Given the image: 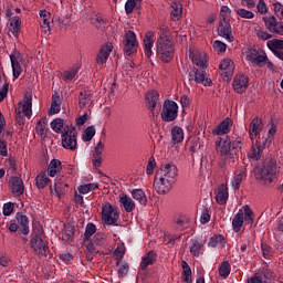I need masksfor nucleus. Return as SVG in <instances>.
Listing matches in <instances>:
<instances>
[{
  "mask_svg": "<svg viewBox=\"0 0 283 283\" xmlns=\"http://www.w3.org/2000/svg\"><path fill=\"white\" fill-rule=\"evenodd\" d=\"M214 145L217 154L222 156V158H229L231 163H235V159L238 158L235 156H238V151L242 149V142L231 140L229 136L219 137Z\"/></svg>",
  "mask_w": 283,
  "mask_h": 283,
  "instance_id": "7ed1b4c3",
  "label": "nucleus"
},
{
  "mask_svg": "<svg viewBox=\"0 0 283 283\" xmlns=\"http://www.w3.org/2000/svg\"><path fill=\"white\" fill-rule=\"evenodd\" d=\"M105 145L101 142L97 143L95 146V154H94V165H101V155L103 154Z\"/></svg>",
  "mask_w": 283,
  "mask_h": 283,
  "instance_id": "8fccbe9b",
  "label": "nucleus"
},
{
  "mask_svg": "<svg viewBox=\"0 0 283 283\" xmlns=\"http://www.w3.org/2000/svg\"><path fill=\"white\" fill-rule=\"evenodd\" d=\"M91 23L96 30H105L107 28V20L103 15H95L92 18Z\"/></svg>",
  "mask_w": 283,
  "mask_h": 283,
  "instance_id": "ea45409f",
  "label": "nucleus"
},
{
  "mask_svg": "<svg viewBox=\"0 0 283 283\" xmlns=\"http://www.w3.org/2000/svg\"><path fill=\"white\" fill-rule=\"evenodd\" d=\"M9 187L13 196H23V191H25L23 180L19 177H11L9 180Z\"/></svg>",
  "mask_w": 283,
  "mask_h": 283,
  "instance_id": "412c9836",
  "label": "nucleus"
},
{
  "mask_svg": "<svg viewBox=\"0 0 283 283\" xmlns=\"http://www.w3.org/2000/svg\"><path fill=\"white\" fill-rule=\"evenodd\" d=\"M130 195H132L133 200H136L143 207H145V205H147V195H145V191L143 189H134L130 192Z\"/></svg>",
  "mask_w": 283,
  "mask_h": 283,
  "instance_id": "f704fd0d",
  "label": "nucleus"
},
{
  "mask_svg": "<svg viewBox=\"0 0 283 283\" xmlns=\"http://www.w3.org/2000/svg\"><path fill=\"white\" fill-rule=\"evenodd\" d=\"M15 220L18 222L19 232L22 235H28V233H30V220L28 219V216L18 213Z\"/></svg>",
  "mask_w": 283,
  "mask_h": 283,
  "instance_id": "5701e85b",
  "label": "nucleus"
},
{
  "mask_svg": "<svg viewBox=\"0 0 283 283\" xmlns=\"http://www.w3.org/2000/svg\"><path fill=\"white\" fill-rule=\"evenodd\" d=\"M212 46L214 52H227V44L220 40H216Z\"/></svg>",
  "mask_w": 283,
  "mask_h": 283,
  "instance_id": "69168bd1",
  "label": "nucleus"
},
{
  "mask_svg": "<svg viewBox=\"0 0 283 283\" xmlns=\"http://www.w3.org/2000/svg\"><path fill=\"white\" fill-rule=\"evenodd\" d=\"M264 129V123L262 122V118L260 117H254L250 125H249V136L250 139L253 142L255 140V138H258V136H260V134H262V130Z\"/></svg>",
  "mask_w": 283,
  "mask_h": 283,
  "instance_id": "9b49d317",
  "label": "nucleus"
},
{
  "mask_svg": "<svg viewBox=\"0 0 283 283\" xmlns=\"http://www.w3.org/2000/svg\"><path fill=\"white\" fill-rule=\"evenodd\" d=\"M123 74H126V76H134V62H128L123 67Z\"/></svg>",
  "mask_w": 283,
  "mask_h": 283,
  "instance_id": "e2e57ef3",
  "label": "nucleus"
},
{
  "mask_svg": "<svg viewBox=\"0 0 283 283\" xmlns=\"http://www.w3.org/2000/svg\"><path fill=\"white\" fill-rule=\"evenodd\" d=\"M269 0H256L255 8L259 14H268L269 13V6L266 4Z\"/></svg>",
  "mask_w": 283,
  "mask_h": 283,
  "instance_id": "09e8293b",
  "label": "nucleus"
},
{
  "mask_svg": "<svg viewBox=\"0 0 283 283\" xmlns=\"http://www.w3.org/2000/svg\"><path fill=\"white\" fill-rule=\"evenodd\" d=\"M263 21L265 23V28L269 30V32H272L273 34H283V22L277 21L275 17H266L263 18Z\"/></svg>",
  "mask_w": 283,
  "mask_h": 283,
  "instance_id": "f8f14e48",
  "label": "nucleus"
},
{
  "mask_svg": "<svg viewBox=\"0 0 283 283\" xmlns=\"http://www.w3.org/2000/svg\"><path fill=\"white\" fill-rule=\"evenodd\" d=\"M159 98L160 94H158V91H149L146 93V106L150 112L156 109V105H158Z\"/></svg>",
  "mask_w": 283,
  "mask_h": 283,
  "instance_id": "b1692460",
  "label": "nucleus"
},
{
  "mask_svg": "<svg viewBox=\"0 0 283 283\" xmlns=\"http://www.w3.org/2000/svg\"><path fill=\"white\" fill-rule=\"evenodd\" d=\"M154 31H148L144 36V53L147 59H150V56L154 54L151 51V48H154Z\"/></svg>",
  "mask_w": 283,
  "mask_h": 283,
  "instance_id": "4be33fe9",
  "label": "nucleus"
},
{
  "mask_svg": "<svg viewBox=\"0 0 283 283\" xmlns=\"http://www.w3.org/2000/svg\"><path fill=\"white\" fill-rule=\"evenodd\" d=\"M218 34L229 41V43H233V32L231 30V23L226 20H220L218 25Z\"/></svg>",
  "mask_w": 283,
  "mask_h": 283,
  "instance_id": "2eb2a0df",
  "label": "nucleus"
},
{
  "mask_svg": "<svg viewBox=\"0 0 283 283\" xmlns=\"http://www.w3.org/2000/svg\"><path fill=\"white\" fill-rule=\"evenodd\" d=\"M235 12H237L238 17H240L241 19H254L255 18V13H253V11H249L243 8L237 9Z\"/></svg>",
  "mask_w": 283,
  "mask_h": 283,
  "instance_id": "603ef678",
  "label": "nucleus"
},
{
  "mask_svg": "<svg viewBox=\"0 0 283 283\" xmlns=\"http://www.w3.org/2000/svg\"><path fill=\"white\" fill-rule=\"evenodd\" d=\"M266 54H260L256 55V60L254 61L253 65H256L258 67H264V65H266Z\"/></svg>",
  "mask_w": 283,
  "mask_h": 283,
  "instance_id": "0e129e2a",
  "label": "nucleus"
},
{
  "mask_svg": "<svg viewBox=\"0 0 283 283\" xmlns=\"http://www.w3.org/2000/svg\"><path fill=\"white\" fill-rule=\"evenodd\" d=\"M219 67L222 76H226V78H231V76H233V72H235V64H233V60L229 57L223 59L220 62Z\"/></svg>",
  "mask_w": 283,
  "mask_h": 283,
  "instance_id": "aec40b11",
  "label": "nucleus"
},
{
  "mask_svg": "<svg viewBox=\"0 0 283 283\" xmlns=\"http://www.w3.org/2000/svg\"><path fill=\"white\" fill-rule=\"evenodd\" d=\"M119 218L120 211L118 208H114L109 202L102 205V222L104 224H107L108 227L117 224Z\"/></svg>",
  "mask_w": 283,
  "mask_h": 283,
  "instance_id": "39448f33",
  "label": "nucleus"
},
{
  "mask_svg": "<svg viewBox=\"0 0 283 283\" xmlns=\"http://www.w3.org/2000/svg\"><path fill=\"white\" fill-rule=\"evenodd\" d=\"M227 200H229V188L227 185L222 184L219 186L216 192V201L218 205H227Z\"/></svg>",
  "mask_w": 283,
  "mask_h": 283,
  "instance_id": "a878e982",
  "label": "nucleus"
},
{
  "mask_svg": "<svg viewBox=\"0 0 283 283\" xmlns=\"http://www.w3.org/2000/svg\"><path fill=\"white\" fill-rule=\"evenodd\" d=\"M220 19V21H229V19H231V9L228 6L221 7Z\"/></svg>",
  "mask_w": 283,
  "mask_h": 283,
  "instance_id": "5fc2aeb1",
  "label": "nucleus"
},
{
  "mask_svg": "<svg viewBox=\"0 0 283 283\" xmlns=\"http://www.w3.org/2000/svg\"><path fill=\"white\" fill-rule=\"evenodd\" d=\"M231 132V118H224L213 130V136H222L223 134H229Z\"/></svg>",
  "mask_w": 283,
  "mask_h": 283,
  "instance_id": "393cba45",
  "label": "nucleus"
},
{
  "mask_svg": "<svg viewBox=\"0 0 283 283\" xmlns=\"http://www.w3.org/2000/svg\"><path fill=\"white\" fill-rule=\"evenodd\" d=\"M190 59L193 65L199 67V70H206V67L209 65V57H207L205 52L190 53Z\"/></svg>",
  "mask_w": 283,
  "mask_h": 283,
  "instance_id": "a211bd4d",
  "label": "nucleus"
},
{
  "mask_svg": "<svg viewBox=\"0 0 283 283\" xmlns=\"http://www.w3.org/2000/svg\"><path fill=\"white\" fill-rule=\"evenodd\" d=\"M266 44H268L269 50H271V52H273V54H275V56H277V52L283 51V40L273 39V40L268 41Z\"/></svg>",
  "mask_w": 283,
  "mask_h": 283,
  "instance_id": "e433bc0d",
  "label": "nucleus"
},
{
  "mask_svg": "<svg viewBox=\"0 0 283 283\" xmlns=\"http://www.w3.org/2000/svg\"><path fill=\"white\" fill-rule=\"evenodd\" d=\"M190 76H192L195 83L205 85L206 87L211 85V80L207 77V72H205V69L193 67L192 74L190 73Z\"/></svg>",
  "mask_w": 283,
  "mask_h": 283,
  "instance_id": "6ab92c4d",
  "label": "nucleus"
},
{
  "mask_svg": "<svg viewBox=\"0 0 283 283\" xmlns=\"http://www.w3.org/2000/svg\"><path fill=\"white\" fill-rule=\"evenodd\" d=\"M31 247L36 255H45L48 253V243L39 235L31 238Z\"/></svg>",
  "mask_w": 283,
  "mask_h": 283,
  "instance_id": "dca6fc26",
  "label": "nucleus"
},
{
  "mask_svg": "<svg viewBox=\"0 0 283 283\" xmlns=\"http://www.w3.org/2000/svg\"><path fill=\"white\" fill-rule=\"evenodd\" d=\"M119 203L123 206L126 213H132V211L136 209V202L127 195L119 196Z\"/></svg>",
  "mask_w": 283,
  "mask_h": 283,
  "instance_id": "bb28decb",
  "label": "nucleus"
},
{
  "mask_svg": "<svg viewBox=\"0 0 283 283\" xmlns=\"http://www.w3.org/2000/svg\"><path fill=\"white\" fill-rule=\"evenodd\" d=\"M64 122L62 118H55L51 122V129L55 132V134H61V130L63 129Z\"/></svg>",
  "mask_w": 283,
  "mask_h": 283,
  "instance_id": "864d4df0",
  "label": "nucleus"
},
{
  "mask_svg": "<svg viewBox=\"0 0 283 283\" xmlns=\"http://www.w3.org/2000/svg\"><path fill=\"white\" fill-rule=\"evenodd\" d=\"M271 140H272L271 137H269L263 143V146H260V144L253 145L250 154V158H252V160H260V158L262 157V151H264V147H266L268 145H271Z\"/></svg>",
  "mask_w": 283,
  "mask_h": 283,
  "instance_id": "cd10ccee",
  "label": "nucleus"
},
{
  "mask_svg": "<svg viewBox=\"0 0 283 283\" xmlns=\"http://www.w3.org/2000/svg\"><path fill=\"white\" fill-rule=\"evenodd\" d=\"M114 255L116 260H123V256L125 255V243H120L117 245L114 251Z\"/></svg>",
  "mask_w": 283,
  "mask_h": 283,
  "instance_id": "052dcab7",
  "label": "nucleus"
},
{
  "mask_svg": "<svg viewBox=\"0 0 283 283\" xmlns=\"http://www.w3.org/2000/svg\"><path fill=\"white\" fill-rule=\"evenodd\" d=\"M92 101V94L87 91H81L78 95L80 107H85Z\"/></svg>",
  "mask_w": 283,
  "mask_h": 283,
  "instance_id": "49530a36",
  "label": "nucleus"
},
{
  "mask_svg": "<svg viewBox=\"0 0 283 283\" xmlns=\"http://www.w3.org/2000/svg\"><path fill=\"white\" fill-rule=\"evenodd\" d=\"M129 273V264L122 263L118 268V275L119 277H125Z\"/></svg>",
  "mask_w": 283,
  "mask_h": 283,
  "instance_id": "774afa93",
  "label": "nucleus"
},
{
  "mask_svg": "<svg viewBox=\"0 0 283 283\" xmlns=\"http://www.w3.org/2000/svg\"><path fill=\"white\" fill-rule=\"evenodd\" d=\"M39 17H40V28L43 34H46V36H50V32L52 30L50 27V21H52V14L48 10H40Z\"/></svg>",
  "mask_w": 283,
  "mask_h": 283,
  "instance_id": "f3484780",
  "label": "nucleus"
},
{
  "mask_svg": "<svg viewBox=\"0 0 283 283\" xmlns=\"http://www.w3.org/2000/svg\"><path fill=\"white\" fill-rule=\"evenodd\" d=\"M94 136H96V128L94 126H88L82 134V140H84V143H90Z\"/></svg>",
  "mask_w": 283,
  "mask_h": 283,
  "instance_id": "a18cd8bd",
  "label": "nucleus"
},
{
  "mask_svg": "<svg viewBox=\"0 0 283 283\" xmlns=\"http://www.w3.org/2000/svg\"><path fill=\"white\" fill-rule=\"evenodd\" d=\"M176 53V48L174 46V41L169 35V30L161 28L159 30V38L156 42V54L157 59L161 63H171L174 61V54Z\"/></svg>",
  "mask_w": 283,
  "mask_h": 283,
  "instance_id": "f03ea898",
  "label": "nucleus"
},
{
  "mask_svg": "<svg viewBox=\"0 0 283 283\" xmlns=\"http://www.w3.org/2000/svg\"><path fill=\"white\" fill-rule=\"evenodd\" d=\"M175 228L178 231H185V229H189V217L179 216L175 219Z\"/></svg>",
  "mask_w": 283,
  "mask_h": 283,
  "instance_id": "58836bf2",
  "label": "nucleus"
},
{
  "mask_svg": "<svg viewBox=\"0 0 283 283\" xmlns=\"http://www.w3.org/2000/svg\"><path fill=\"white\" fill-rule=\"evenodd\" d=\"M156 158L149 157L147 166H146V174L147 176H154V170L156 169Z\"/></svg>",
  "mask_w": 283,
  "mask_h": 283,
  "instance_id": "6e6d98bb",
  "label": "nucleus"
},
{
  "mask_svg": "<svg viewBox=\"0 0 283 283\" xmlns=\"http://www.w3.org/2000/svg\"><path fill=\"white\" fill-rule=\"evenodd\" d=\"M62 147L64 149H72V127L69 126L62 133Z\"/></svg>",
  "mask_w": 283,
  "mask_h": 283,
  "instance_id": "2f4dec72",
  "label": "nucleus"
},
{
  "mask_svg": "<svg viewBox=\"0 0 283 283\" xmlns=\"http://www.w3.org/2000/svg\"><path fill=\"white\" fill-rule=\"evenodd\" d=\"M190 253L193 258H200L205 253V243L200 240H191Z\"/></svg>",
  "mask_w": 283,
  "mask_h": 283,
  "instance_id": "c85d7f7f",
  "label": "nucleus"
},
{
  "mask_svg": "<svg viewBox=\"0 0 283 283\" xmlns=\"http://www.w3.org/2000/svg\"><path fill=\"white\" fill-rule=\"evenodd\" d=\"M156 258L157 255H156V252L154 251H149L145 256H143L140 262V266L143 271H145L147 266H151V264L156 262Z\"/></svg>",
  "mask_w": 283,
  "mask_h": 283,
  "instance_id": "72a5a7b5",
  "label": "nucleus"
},
{
  "mask_svg": "<svg viewBox=\"0 0 283 283\" xmlns=\"http://www.w3.org/2000/svg\"><path fill=\"white\" fill-rule=\"evenodd\" d=\"M211 220V212H209V209L205 208L200 216V222L201 224H207Z\"/></svg>",
  "mask_w": 283,
  "mask_h": 283,
  "instance_id": "680f3d73",
  "label": "nucleus"
},
{
  "mask_svg": "<svg viewBox=\"0 0 283 283\" xmlns=\"http://www.w3.org/2000/svg\"><path fill=\"white\" fill-rule=\"evenodd\" d=\"M181 268H182V274H181L182 283H192L193 280L191 279V268L189 266V263H187V261H182Z\"/></svg>",
  "mask_w": 283,
  "mask_h": 283,
  "instance_id": "c9c22d12",
  "label": "nucleus"
},
{
  "mask_svg": "<svg viewBox=\"0 0 283 283\" xmlns=\"http://www.w3.org/2000/svg\"><path fill=\"white\" fill-rule=\"evenodd\" d=\"M113 50L114 44H112V42H108L101 48L99 53L96 57V63L97 65H99V67H103V65L107 63V60L109 59V55L112 54Z\"/></svg>",
  "mask_w": 283,
  "mask_h": 283,
  "instance_id": "ddd939ff",
  "label": "nucleus"
},
{
  "mask_svg": "<svg viewBox=\"0 0 283 283\" xmlns=\"http://www.w3.org/2000/svg\"><path fill=\"white\" fill-rule=\"evenodd\" d=\"M170 17L172 21H178L182 17V3L175 1L170 6Z\"/></svg>",
  "mask_w": 283,
  "mask_h": 283,
  "instance_id": "7c9ffc66",
  "label": "nucleus"
},
{
  "mask_svg": "<svg viewBox=\"0 0 283 283\" xmlns=\"http://www.w3.org/2000/svg\"><path fill=\"white\" fill-rule=\"evenodd\" d=\"M94 233H96V224L94 223H87L86 228H85V232H84V238L86 240H90V238H92V235H94Z\"/></svg>",
  "mask_w": 283,
  "mask_h": 283,
  "instance_id": "13d9d810",
  "label": "nucleus"
},
{
  "mask_svg": "<svg viewBox=\"0 0 283 283\" xmlns=\"http://www.w3.org/2000/svg\"><path fill=\"white\" fill-rule=\"evenodd\" d=\"M224 242V237L222 234L213 235L210 238L209 247L216 249L220 243Z\"/></svg>",
  "mask_w": 283,
  "mask_h": 283,
  "instance_id": "bf43d9fd",
  "label": "nucleus"
},
{
  "mask_svg": "<svg viewBox=\"0 0 283 283\" xmlns=\"http://www.w3.org/2000/svg\"><path fill=\"white\" fill-rule=\"evenodd\" d=\"M255 222V213L249 205L242 206L232 219V230L234 233H240L242 227L245 224H253Z\"/></svg>",
  "mask_w": 283,
  "mask_h": 283,
  "instance_id": "20e7f679",
  "label": "nucleus"
},
{
  "mask_svg": "<svg viewBox=\"0 0 283 283\" xmlns=\"http://www.w3.org/2000/svg\"><path fill=\"white\" fill-rule=\"evenodd\" d=\"M171 138L172 143L175 144L182 143V140H185V130L182 129V127L174 126L171 128Z\"/></svg>",
  "mask_w": 283,
  "mask_h": 283,
  "instance_id": "473e14b6",
  "label": "nucleus"
},
{
  "mask_svg": "<svg viewBox=\"0 0 283 283\" xmlns=\"http://www.w3.org/2000/svg\"><path fill=\"white\" fill-rule=\"evenodd\" d=\"M231 274V263L229 261H224L219 266V275L223 279L229 277Z\"/></svg>",
  "mask_w": 283,
  "mask_h": 283,
  "instance_id": "c03bdc74",
  "label": "nucleus"
},
{
  "mask_svg": "<svg viewBox=\"0 0 283 283\" xmlns=\"http://www.w3.org/2000/svg\"><path fill=\"white\" fill-rule=\"evenodd\" d=\"M232 87L237 94H244L249 90V76L239 73L234 76Z\"/></svg>",
  "mask_w": 283,
  "mask_h": 283,
  "instance_id": "1a4fd4ad",
  "label": "nucleus"
},
{
  "mask_svg": "<svg viewBox=\"0 0 283 283\" xmlns=\"http://www.w3.org/2000/svg\"><path fill=\"white\" fill-rule=\"evenodd\" d=\"M254 174L256 180H263L265 185H271L277 174V166L273 163L265 164L262 168H256Z\"/></svg>",
  "mask_w": 283,
  "mask_h": 283,
  "instance_id": "423d86ee",
  "label": "nucleus"
},
{
  "mask_svg": "<svg viewBox=\"0 0 283 283\" xmlns=\"http://www.w3.org/2000/svg\"><path fill=\"white\" fill-rule=\"evenodd\" d=\"M178 178V167L174 164L161 165L159 171L155 175L154 188L157 193H167L174 187Z\"/></svg>",
  "mask_w": 283,
  "mask_h": 283,
  "instance_id": "f257e3e1",
  "label": "nucleus"
},
{
  "mask_svg": "<svg viewBox=\"0 0 283 283\" xmlns=\"http://www.w3.org/2000/svg\"><path fill=\"white\" fill-rule=\"evenodd\" d=\"M9 56H10L13 78H19V76H21V72H23V70L21 69V62L23 61V57L21 56V53L17 50H13Z\"/></svg>",
  "mask_w": 283,
  "mask_h": 283,
  "instance_id": "9d476101",
  "label": "nucleus"
},
{
  "mask_svg": "<svg viewBox=\"0 0 283 283\" xmlns=\"http://www.w3.org/2000/svg\"><path fill=\"white\" fill-rule=\"evenodd\" d=\"M61 172V160L52 159L48 167V174L51 178H54L56 174Z\"/></svg>",
  "mask_w": 283,
  "mask_h": 283,
  "instance_id": "4c0bfd02",
  "label": "nucleus"
},
{
  "mask_svg": "<svg viewBox=\"0 0 283 283\" xmlns=\"http://www.w3.org/2000/svg\"><path fill=\"white\" fill-rule=\"evenodd\" d=\"M20 30H21V18L13 17L10 21V32H12L13 36H17Z\"/></svg>",
  "mask_w": 283,
  "mask_h": 283,
  "instance_id": "79ce46f5",
  "label": "nucleus"
},
{
  "mask_svg": "<svg viewBox=\"0 0 283 283\" xmlns=\"http://www.w3.org/2000/svg\"><path fill=\"white\" fill-rule=\"evenodd\" d=\"M48 125V119L45 117H42L36 126H35V132L39 134V136H45V126Z\"/></svg>",
  "mask_w": 283,
  "mask_h": 283,
  "instance_id": "3c124183",
  "label": "nucleus"
},
{
  "mask_svg": "<svg viewBox=\"0 0 283 283\" xmlns=\"http://www.w3.org/2000/svg\"><path fill=\"white\" fill-rule=\"evenodd\" d=\"M98 189V184H84V185H80L77 187V191L78 193H90V191H94Z\"/></svg>",
  "mask_w": 283,
  "mask_h": 283,
  "instance_id": "de8ad7c7",
  "label": "nucleus"
},
{
  "mask_svg": "<svg viewBox=\"0 0 283 283\" xmlns=\"http://www.w3.org/2000/svg\"><path fill=\"white\" fill-rule=\"evenodd\" d=\"M62 240L63 242H66L67 244H70L72 242V230H70V228H65L62 232Z\"/></svg>",
  "mask_w": 283,
  "mask_h": 283,
  "instance_id": "338daca9",
  "label": "nucleus"
},
{
  "mask_svg": "<svg viewBox=\"0 0 283 283\" xmlns=\"http://www.w3.org/2000/svg\"><path fill=\"white\" fill-rule=\"evenodd\" d=\"M59 112H61V96H59V94H54L52 96V102L48 111V115L54 116V114H59Z\"/></svg>",
  "mask_w": 283,
  "mask_h": 283,
  "instance_id": "c756f323",
  "label": "nucleus"
},
{
  "mask_svg": "<svg viewBox=\"0 0 283 283\" xmlns=\"http://www.w3.org/2000/svg\"><path fill=\"white\" fill-rule=\"evenodd\" d=\"M19 108L15 109L17 114H23L27 118H32V95H27L23 102H20Z\"/></svg>",
  "mask_w": 283,
  "mask_h": 283,
  "instance_id": "4468645a",
  "label": "nucleus"
},
{
  "mask_svg": "<svg viewBox=\"0 0 283 283\" xmlns=\"http://www.w3.org/2000/svg\"><path fill=\"white\" fill-rule=\"evenodd\" d=\"M259 54H260V52H258V50L251 49L247 52L245 61H248L249 63H252V65H253L255 63Z\"/></svg>",
  "mask_w": 283,
  "mask_h": 283,
  "instance_id": "4d7b16f0",
  "label": "nucleus"
},
{
  "mask_svg": "<svg viewBox=\"0 0 283 283\" xmlns=\"http://www.w3.org/2000/svg\"><path fill=\"white\" fill-rule=\"evenodd\" d=\"M124 53L126 56H133L138 52V39L134 31H127L124 35Z\"/></svg>",
  "mask_w": 283,
  "mask_h": 283,
  "instance_id": "6e6552de",
  "label": "nucleus"
},
{
  "mask_svg": "<svg viewBox=\"0 0 283 283\" xmlns=\"http://www.w3.org/2000/svg\"><path fill=\"white\" fill-rule=\"evenodd\" d=\"M160 116L164 123H174L178 118V104L171 99L165 101Z\"/></svg>",
  "mask_w": 283,
  "mask_h": 283,
  "instance_id": "0eeeda50",
  "label": "nucleus"
},
{
  "mask_svg": "<svg viewBox=\"0 0 283 283\" xmlns=\"http://www.w3.org/2000/svg\"><path fill=\"white\" fill-rule=\"evenodd\" d=\"M247 174L244 170H237L234 174V178L232 180V187L233 189H240V185H242V180H244V177Z\"/></svg>",
  "mask_w": 283,
  "mask_h": 283,
  "instance_id": "a19ab883",
  "label": "nucleus"
},
{
  "mask_svg": "<svg viewBox=\"0 0 283 283\" xmlns=\"http://www.w3.org/2000/svg\"><path fill=\"white\" fill-rule=\"evenodd\" d=\"M48 182H50V177H48V174L42 172L36 176L35 185L38 189H44V187H48Z\"/></svg>",
  "mask_w": 283,
  "mask_h": 283,
  "instance_id": "37998d69",
  "label": "nucleus"
}]
</instances>
